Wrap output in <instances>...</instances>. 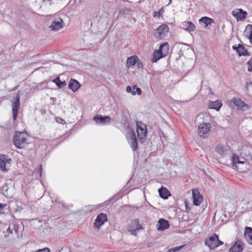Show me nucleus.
Here are the masks:
<instances>
[{"mask_svg": "<svg viewBox=\"0 0 252 252\" xmlns=\"http://www.w3.org/2000/svg\"><path fill=\"white\" fill-rule=\"evenodd\" d=\"M9 188L6 185H4L2 187V193L7 198H11L12 195L8 192Z\"/></svg>", "mask_w": 252, "mask_h": 252, "instance_id": "c756f323", "label": "nucleus"}, {"mask_svg": "<svg viewBox=\"0 0 252 252\" xmlns=\"http://www.w3.org/2000/svg\"><path fill=\"white\" fill-rule=\"evenodd\" d=\"M53 82L60 88H63L66 85V83L65 81H62L60 80V77H58L53 80Z\"/></svg>", "mask_w": 252, "mask_h": 252, "instance_id": "bb28decb", "label": "nucleus"}, {"mask_svg": "<svg viewBox=\"0 0 252 252\" xmlns=\"http://www.w3.org/2000/svg\"><path fill=\"white\" fill-rule=\"evenodd\" d=\"M38 252H50V250L47 248H44L43 249L39 250Z\"/></svg>", "mask_w": 252, "mask_h": 252, "instance_id": "e433bc0d", "label": "nucleus"}, {"mask_svg": "<svg viewBox=\"0 0 252 252\" xmlns=\"http://www.w3.org/2000/svg\"><path fill=\"white\" fill-rule=\"evenodd\" d=\"M169 45L167 42L161 44L157 52H155L153 62H156L159 59L165 57L168 53Z\"/></svg>", "mask_w": 252, "mask_h": 252, "instance_id": "f03ea898", "label": "nucleus"}, {"mask_svg": "<svg viewBox=\"0 0 252 252\" xmlns=\"http://www.w3.org/2000/svg\"><path fill=\"white\" fill-rule=\"evenodd\" d=\"M192 192L193 204L196 206H199L203 201V197L198 190L193 189Z\"/></svg>", "mask_w": 252, "mask_h": 252, "instance_id": "2eb2a0df", "label": "nucleus"}, {"mask_svg": "<svg viewBox=\"0 0 252 252\" xmlns=\"http://www.w3.org/2000/svg\"><path fill=\"white\" fill-rule=\"evenodd\" d=\"M232 48L238 54L239 56H246L249 55V53L247 51V50L245 48V47L243 45L241 44H239L238 46H237L236 45H233L232 46Z\"/></svg>", "mask_w": 252, "mask_h": 252, "instance_id": "dca6fc26", "label": "nucleus"}, {"mask_svg": "<svg viewBox=\"0 0 252 252\" xmlns=\"http://www.w3.org/2000/svg\"><path fill=\"white\" fill-rule=\"evenodd\" d=\"M247 12L242 9H237L232 11V15L238 21L244 20L247 16Z\"/></svg>", "mask_w": 252, "mask_h": 252, "instance_id": "4468645a", "label": "nucleus"}, {"mask_svg": "<svg viewBox=\"0 0 252 252\" xmlns=\"http://www.w3.org/2000/svg\"><path fill=\"white\" fill-rule=\"evenodd\" d=\"M57 121L59 123H62V122L64 121L61 118H59V119L57 120Z\"/></svg>", "mask_w": 252, "mask_h": 252, "instance_id": "a18cd8bd", "label": "nucleus"}, {"mask_svg": "<svg viewBox=\"0 0 252 252\" xmlns=\"http://www.w3.org/2000/svg\"><path fill=\"white\" fill-rule=\"evenodd\" d=\"M107 221V217L106 214H99L95 219L94 222V227L98 229L101 225H103L105 222Z\"/></svg>", "mask_w": 252, "mask_h": 252, "instance_id": "9b49d317", "label": "nucleus"}, {"mask_svg": "<svg viewBox=\"0 0 252 252\" xmlns=\"http://www.w3.org/2000/svg\"><path fill=\"white\" fill-rule=\"evenodd\" d=\"M6 232L8 233H10V234H12V230H11L10 227H9L7 230H6Z\"/></svg>", "mask_w": 252, "mask_h": 252, "instance_id": "37998d69", "label": "nucleus"}, {"mask_svg": "<svg viewBox=\"0 0 252 252\" xmlns=\"http://www.w3.org/2000/svg\"><path fill=\"white\" fill-rule=\"evenodd\" d=\"M80 86V83L75 79H71L68 83V88L73 92L77 91Z\"/></svg>", "mask_w": 252, "mask_h": 252, "instance_id": "412c9836", "label": "nucleus"}, {"mask_svg": "<svg viewBox=\"0 0 252 252\" xmlns=\"http://www.w3.org/2000/svg\"><path fill=\"white\" fill-rule=\"evenodd\" d=\"M214 22L213 19L206 16L202 17L199 20V24L204 28L208 27Z\"/></svg>", "mask_w": 252, "mask_h": 252, "instance_id": "f3484780", "label": "nucleus"}, {"mask_svg": "<svg viewBox=\"0 0 252 252\" xmlns=\"http://www.w3.org/2000/svg\"><path fill=\"white\" fill-rule=\"evenodd\" d=\"M243 249V244L241 241H237L230 248L229 252H241Z\"/></svg>", "mask_w": 252, "mask_h": 252, "instance_id": "aec40b11", "label": "nucleus"}, {"mask_svg": "<svg viewBox=\"0 0 252 252\" xmlns=\"http://www.w3.org/2000/svg\"><path fill=\"white\" fill-rule=\"evenodd\" d=\"M136 56H131L126 60V64L128 67H131L135 65L136 63Z\"/></svg>", "mask_w": 252, "mask_h": 252, "instance_id": "cd10ccee", "label": "nucleus"}, {"mask_svg": "<svg viewBox=\"0 0 252 252\" xmlns=\"http://www.w3.org/2000/svg\"><path fill=\"white\" fill-rule=\"evenodd\" d=\"M158 191L160 196L163 199H167L170 194L169 191L165 188L162 187Z\"/></svg>", "mask_w": 252, "mask_h": 252, "instance_id": "393cba45", "label": "nucleus"}, {"mask_svg": "<svg viewBox=\"0 0 252 252\" xmlns=\"http://www.w3.org/2000/svg\"><path fill=\"white\" fill-rule=\"evenodd\" d=\"M127 229L131 234L136 236L137 235V230L142 229V226L139 224L137 220H134L130 222Z\"/></svg>", "mask_w": 252, "mask_h": 252, "instance_id": "1a4fd4ad", "label": "nucleus"}, {"mask_svg": "<svg viewBox=\"0 0 252 252\" xmlns=\"http://www.w3.org/2000/svg\"><path fill=\"white\" fill-rule=\"evenodd\" d=\"M211 127V124L209 123L202 122L198 124V132L200 137H204L210 131Z\"/></svg>", "mask_w": 252, "mask_h": 252, "instance_id": "423d86ee", "label": "nucleus"}, {"mask_svg": "<svg viewBox=\"0 0 252 252\" xmlns=\"http://www.w3.org/2000/svg\"><path fill=\"white\" fill-rule=\"evenodd\" d=\"M215 150L218 154L221 156H223L226 154V149L223 146H217L215 148Z\"/></svg>", "mask_w": 252, "mask_h": 252, "instance_id": "c85d7f7f", "label": "nucleus"}, {"mask_svg": "<svg viewBox=\"0 0 252 252\" xmlns=\"http://www.w3.org/2000/svg\"><path fill=\"white\" fill-rule=\"evenodd\" d=\"M184 26H186L185 30L188 32H192L195 29V25L190 21L185 22Z\"/></svg>", "mask_w": 252, "mask_h": 252, "instance_id": "a878e982", "label": "nucleus"}, {"mask_svg": "<svg viewBox=\"0 0 252 252\" xmlns=\"http://www.w3.org/2000/svg\"><path fill=\"white\" fill-rule=\"evenodd\" d=\"M244 236L247 242L250 245H252V228L246 227L244 230Z\"/></svg>", "mask_w": 252, "mask_h": 252, "instance_id": "6ab92c4d", "label": "nucleus"}, {"mask_svg": "<svg viewBox=\"0 0 252 252\" xmlns=\"http://www.w3.org/2000/svg\"><path fill=\"white\" fill-rule=\"evenodd\" d=\"M8 162L7 157L5 155L0 156V168L2 171H7L6 164Z\"/></svg>", "mask_w": 252, "mask_h": 252, "instance_id": "5701e85b", "label": "nucleus"}, {"mask_svg": "<svg viewBox=\"0 0 252 252\" xmlns=\"http://www.w3.org/2000/svg\"><path fill=\"white\" fill-rule=\"evenodd\" d=\"M64 26V23L63 19L60 17H57L54 19L49 28L53 31L57 32L62 29Z\"/></svg>", "mask_w": 252, "mask_h": 252, "instance_id": "39448f33", "label": "nucleus"}, {"mask_svg": "<svg viewBox=\"0 0 252 252\" xmlns=\"http://www.w3.org/2000/svg\"><path fill=\"white\" fill-rule=\"evenodd\" d=\"M184 246L185 245L175 247L174 248L169 249L167 252H176L177 251H180Z\"/></svg>", "mask_w": 252, "mask_h": 252, "instance_id": "2f4dec72", "label": "nucleus"}, {"mask_svg": "<svg viewBox=\"0 0 252 252\" xmlns=\"http://www.w3.org/2000/svg\"><path fill=\"white\" fill-rule=\"evenodd\" d=\"M94 120L96 124L105 125L111 122V118L108 116H103L101 115H96L94 117Z\"/></svg>", "mask_w": 252, "mask_h": 252, "instance_id": "9d476101", "label": "nucleus"}, {"mask_svg": "<svg viewBox=\"0 0 252 252\" xmlns=\"http://www.w3.org/2000/svg\"><path fill=\"white\" fill-rule=\"evenodd\" d=\"M231 102L237 107L238 109H240L242 111L247 110L249 107V106L240 98L234 97L232 99Z\"/></svg>", "mask_w": 252, "mask_h": 252, "instance_id": "ddd939ff", "label": "nucleus"}, {"mask_svg": "<svg viewBox=\"0 0 252 252\" xmlns=\"http://www.w3.org/2000/svg\"><path fill=\"white\" fill-rule=\"evenodd\" d=\"M158 12L160 13V16L161 14H162V13L164 12L163 7L161 8V9L159 10V11Z\"/></svg>", "mask_w": 252, "mask_h": 252, "instance_id": "a19ab883", "label": "nucleus"}, {"mask_svg": "<svg viewBox=\"0 0 252 252\" xmlns=\"http://www.w3.org/2000/svg\"><path fill=\"white\" fill-rule=\"evenodd\" d=\"M136 85H133L132 87V91H135V90H136Z\"/></svg>", "mask_w": 252, "mask_h": 252, "instance_id": "49530a36", "label": "nucleus"}, {"mask_svg": "<svg viewBox=\"0 0 252 252\" xmlns=\"http://www.w3.org/2000/svg\"><path fill=\"white\" fill-rule=\"evenodd\" d=\"M135 90L136 91L135 92H136V94H137L138 95H140L141 94V90L140 88H136Z\"/></svg>", "mask_w": 252, "mask_h": 252, "instance_id": "4c0bfd02", "label": "nucleus"}, {"mask_svg": "<svg viewBox=\"0 0 252 252\" xmlns=\"http://www.w3.org/2000/svg\"><path fill=\"white\" fill-rule=\"evenodd\" d=\"M5 205L2 204L1 203L0 204V210L2 209V208L5 206Z\"/></svg>", "mask_w": 252, "mask_h": 252, "instance_id": "de8ad7c7", "label": "nucleus"}, {"mask_svg": "<svg viewBox=\"0 0 252 252\" xmlns=\"http://www.w3.org/2000/svg\"><path fill=\"white\" fill-rule=\"evenodd\" d=\"M222 105L220 101L217 100L215 101H211L210 102L209 107L210 109H214L217 111H219Z\"/></svg>", "mask_w": 252, "mask_h": 252, "instance_id": "b1692460", "label": "nucleus"}, {"mask_svg": "<svg viewBox=\"0 0 252 252\" xmlns=\"http://www.w3.org/2000/svg\"><path fill=\"white\" fill-rule=\"evenodd\" d=\"M232 161H233V165L234 166H236V163H244V161H241L239 160V157L236 155H233L232 156Z\"/></svg>", "mask_w": 252, "mask_h": 252, "instance_id": "7c9ffc66", "label": "nucleus"}, {"mask_svg": "<svg viewBox=\"0 0 252 252\" xmlns=\"http://www.w3.org/2000/svg\"><path fill=\"white\" fill-rule=\"evenodd\" d=\"M218 241V236L215 234L209 239H206L205 240V244L208 246L210 250H214L218 247L217 243Z\"/></svg>", "mask_w": 252, "mask_h": 252, "instance_id": "6e6552de", "label": "nucleus"}, {"mask_svg": "<svg viewBox=\"0 0 252 252\" xmlns=\"http://www.w3.org/2000/svg\"><path fill=\"white\" fill-rule=\"evenodd\" d=\"M12 114L13 120H15L17 118L18 110L20 108V96L19 94H17L13 98L12 100Z\"/></svg>", "mask_w": 252, "mask_h": 252, "instance_id": "0eeeda50", "label": "nucleus"}, {"mask_svg": "<svg viewBox=\"0 0 252 252\" xmlns=\"http://www.w3.org/2000/svg\"><path fill=\"white\" fill-rule=\"evenodd\" d=\"M169 226L168 221L163 219H159L157 224V229L158 231H163Z\"/></svg>", "mask_w": 252, "mask_h": 252, "instance_id": "a211bd4d", "label": "nucleus"}, {"mask_svg": "<svg viewBox=\"0 0 252 252\" xmlns=\"http://www.w3.org/2000/svg\"><path fill=\"white\" fill-rule=\"evenodd\" d=\"M126 91L127 93H130L132 95H134L136 94L135 91H132V88L130 86H127L126 88Z\"/></svg>", "mask_w": 252, "mask_h": 252, "instance_id": "f704fd0d", "label": "nucleus"}, {"mask_svg": "<svg viewBox=\"0 0 252 252\" xmlns=\"http://www.w3.org/2000/svg\"><path fill=\"white\" fill-rule=\"evenodd\" d=\"M153 16L155 17H159L160 16V13H158L157 11H155L153 13Z\"/></svg>", "mask_w": 252, "mask_h": 252, "instance_id": "58836bf2", "label": "nucleus"}, {"mask_svg": "<svg viewBox=\"0 0 252 252\" xmlns=\"http://www.w3.org/2000/svg\"><path fill=\"white\" fill-rule=\"evenodd\" d=\"M94 209V207L93 206H92V208L91 209V211H92Z\"/></svg>", "mask_w": 252, "mask_h": 252, "instance_id": "09e8293b", "label": "nucleus"}, {"mask_svg": "<svg viewBox=\"0 0 252 252\" xmlns=\"http://www.w3.org/2000/svg\"><path fill=\"white\" fill-rule=\"evenodd\" d=\"M129 138L128 139V142L129 144L130 145V147L132 148L133 151H135L137 150L138 142L136 137V135L135 132L133 130H131L128 133Z\"/></svg>", "mask_w": 252, "mask_h": 252, "instance_id": "f8f14e48", "label": "nucleus"}, {"mask_svg": "<svg viewBox=\"0 0 252 252\" xmlns=\"http://www.w3.org/2000/svg\"><path fill=\"white\" fill-rule=\"evenodd\" d=\"M245 35L248 37L251 44H252V25L248 24L244 32Z\"/></svg>", "mask_w": 252, "mask_h": 252, "instance_id": "4be33fe9", "label": "nucleus"}, {"mask_svg": "<svg viewBox=\"0 0 252 252\" xmlns=\"http://www.w3.org/2000/svg\"><path fill=\"white\" fill-rule=\"evenodd\" d=\"M246 88L248 92H252V82L247 83Z\"/></svg>", "mask_w": 252, "mask_h": 252, "instance_id": "72a5a7b5", "label": "nucleus"}, {"mask_svg": "<svg viewBox=\"0 0 252 252\" xmlns=\"http://www.w3.org/2000/svg\"><path fill=\"white\" fill-rule=\"evenodd\" d=\"M137 65L138 66V67L139 68L143 67V64L141 63H140V62H139V63L137 62Z\"/></svg>", "mask_w": 252, "mask_h": 252, "instance_id": "79ce46f5", "label": "nucleus"}, {"mask_svg": "<svg viewBox=\"0 0 252 252\" xmlns=\"http://www.w3.org/2000/svg\"><path fill=\"white\" fill-rule=\"evenodd\" d=\"M28 134L27 132H17L13 138V142L18 148H23L28 144L27 138Z\"/></svg>", "mask_w": 252, "mask_h": 252, "instance_id": "f257e3e1", "label": "nucleus"}, {"mask_svg": "<svg viewBox=\"0 0 252 252\" xmlns=\"http://www.w3.org/2000/svg\"><path fill=\"white\" fill-rule=\"evenodd\" d=\"M168 27L165 24L159 26L154 32L155 37L158 39H162L168 32Z\"/></svg>", "mask_w": 252, "mask_h": 252, "instance_id": "20e7f679", "label": "nucleus"}, {"mask_svg": "<svg viewBox=\"0 0 252 252\" xmlns=\"http://www.w3.org/2000/svg\"><path fill=\"white\" fill-rule=\"evenodd\" d=\"M223 244V242L219 240L218 242L217 243L218 247Z\"/></svg>", "mask_w": 252, "mask_h": 252, "instance_id": "c03bdc74", "label": "nucleus"}, {"mask_svg": "<svg viewBox=\"0 0 252 252\" xmlns=\"http://www.w3.org/2000/svg\"><path fill=\"white\" fill-rule=\"evenodd\" d=\"M136 127L138 140L142 143L145 142L147 136V126L145 124L141 122H137Z\"/></svg>", "mask_w": 252, "mask_h": 252, "instance_id": "7ed1b4c3", "label": "nucleus"}, {"mask_svg": "<svg viewBox=\"0 0 252 252\" xmlns=\"http://www.w3.org/2000/svg\"><path fill=\"white\" fill-rule=\"evenodd\" d=\"M248 65V71L252 72V58L247 63Z\"/></svg>", "mask_w": 252, "mask_h": 252, "instance_id": "473e14b6", "label": "nucleus"}, {"mask_svg": "<svg viewBox=\"0 0 252 252\" xmlns=\"http://www.w3.org/2000/svg\"><path fill=\"white\" fill-rule=\"evenodd\" d=\"M45 5H51L54 0H42Z\"/></svg>", "mask_w": 252, "mask_h": 252, "instance_id": "c9c22d12", "label": "nucleus"}, {"mask_svg": "<svg viewBox=\"0 0 252 252\" xmlns=\"http://www.w3.org/2000/svg\"><path fill=\"white\" fill-rule=\"evenodd\" d=\"M39 169L38 170V173L39 174L40 177H41L42 175V166L41 165H40Z\"/></svg>", "mask_w": 252, "mask_h": 252, "instance_id": "ea45409f", "label": "nucleus"}]
</instances>
